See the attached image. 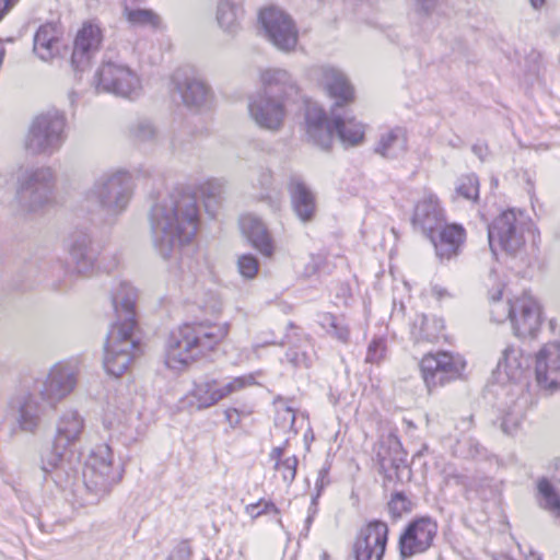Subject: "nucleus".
I'll return each instance as SVG.
<instances>
[{"label":"nucleus","instance_id":"obj_7","mask_svg":"<svg viewBox=\"0 0 560 560\" xmlns=\"http://www.w3.org/2000/svg\"><path fill=\"white\" fill-rule=\"evenodd\" d=\"M501 291L492 296L491 319L495 323L510 320L514 335L518 338H533L541 325V310L538 301L528 293H523L511 301H501Z\"/></svg>","mask_w":560,"mask_h":560},{"label":"nucleus","instance_id":"obj_41","mask_svg":"<svg viewBox=\"0 0 560 560\" xmlns=\"http://www.w3.org/2000/svg\"><path fill=\"white\" fill-rule=\"evenodd\" d=\"M441 476L442 481L446 487L466 491L471 486L469 476L453 464H446L441 470Z\"/></svg>","mask_w":560,"mask_h":560},{"label":"nucleus","instance_id":"obj_52","mask_svg":"<svg viewBox=\"0 0 560 560\" xmlns=\"http://www.w3.org/2000/svg\"><path fill=\"white\" fill-rule=\"evenodd\" d=\"M285 358L294 366L307 368L310 365V358L305 352H299L291 349L287 352Z\"/></svg>","mask_w":560,"mask_h":560},{"label":"nucleus","instance_id":"obj_31","mask_svg":"<svg viewBox=\"0 0 560 560\" xmlns=\"http://www.w3.org/2000/svg\"><path fill=\"white\" fill-rule=\"evenodd\" d=\"M244 14L243 7L233 0H219L217 2L215 22L226 36L235 37L241 32Z\"/></svg>","mask_w":560,"mask_h":560},{"label":"nucleus","instance_id":"obj_47","mask_svg":"<svg viewBox=\"0 0 560 560\" xmlns=\"http://www.w3.org/2000/svg\"><path fill=\"white\" fill-rule=\"evenodd\" d=\"M386 354V341L384 338H375L368 347L365 361L369 363H380Z\"/></svg>","mask_w":560,"mask_h":560},{"label":"nucleus","instance_id":"obj_22","mask_svg":"<svg viewBox=\"0 0 560 560\" xmlns=\"http://www.w3.org/2000/svg\"><path fill=\"white\" fill-rule=\"evenodd\" d=\"M535 373L538 385L546 390L560 387V343L544 346L536 355Z\"/></svg>","mask_w":560,"mask_h":560},{"label":"nucleus","instance_id":"obj_40","mask_svg":"<svg viewBox=\"0 0 560 560\" xmlns=\"http://www.w3.org/2000/svg\"><path fill=\"white\" fill-rule=\"evenodd\" d=\"M124 16L133 27L158 28L161 24L160 16L151 9L125 7Z\"/></svg>","mask_w":560,"mask_h":560},{"label":"nucleus","instance_id":"obj_29","mask_svg":"<svg viewBox=\"0 0 560 560\" xmlns=\"http://www.w3.org/2000/svg\"><path fill=\"white\" fill-rule=\"evenodd\" d=\"M243 234L262 256L271 257L275 252L273 241L264 222L254 214H245L240 220Z\"/></svg>","mask_w":560,"mask_h":560},{"label":"nucleus","instance_id":"obj_62","mask_svg":"<svg viewBox=\"0 0 560 560\" xmlns=\"http://www.w3.org/2000/svg\"><path fill=\"white\" fill-rule=\"evenodd\" d=\"M532 556H533L534 560H540L538 555L533 553Z\"/></svg>","mask_w":560,"mask_h":560},{"label":"nucleus","instance_id":"obj_25","mask_svg":"<svg viewBox=\"0 0 560 560\" xmlns=\"http://www.w3.org/2000/svg\"><path fill=\"white\" fill-rule=\"evenodd\" d=\"M261 90L259 93L273 94L277 98L289 102L299 94V85L293 75L282 68H268L259 73Z\"/></svg>","mask_w":560,"mask_h":560},{"label":"nucleus","instance_id":"obj_60","mask_svg":"<svg viewBox=\"0 0 560 560\" xmlns=\"http://www.w3.org/2000/svg\"><path fill=\"white\" fill-rule=\"evenodd\" d=\"M472 151H474V153H475V154H477L480 159H483V156H482V155H483V151H486V149H485L482 145H480V144H475V145L472 147Z\"/></svg>","mask_w":560,"mask_h":560},{"label":"nucleus","instance_id":"obj_39","mask_svg":"<svg viewBox=\"0 0 560 560\" xmlns=\"http://www.w3.org/2000/svg\"><path fill=\"white\" fill-rule=\"evenodd\" d=\"M537 502L541 509L560 515V491L548 478L542 477L537 481Z\"/></svg>","mask_w":560,"mask_h":560},{"label":"nucleus","instance_id":"obj_28","mask_svg":"<svg viewBox=\"0 0 560 560\" xmlns=\"http://www.w3.org/2000/svg\"><path fill=\"white\" fill-rule=\"evenodd\" d=\"M465 230L458 224H447L427 237L433 244L436 255L442 259H450L457 255L465 241Z\"/></svg>","mask_w":560,"mask_h":560},{"label":"nucleus","instance_id":"obj_59","mask_svg":"<svg viewBox=\"0 0 560 560\" xmlns=\"http://www.w3.org/2000/svg\"><path fill=\"white\" fill-rule=\"evenodd\" d=\"M529 3L533 9L540 10L546 4V0H529Z\"/></svg>","mask_w":560,"mask_h":560},{"label":"nucleus","instance_id":"obj_63","mask_svg":"<svg viewBox=\"0 0 560 560\" xmlns=\"http://www.w3.org/2000/svg\"><path fill=\"white\" fill-rule=\"evenodd\" d=\"M323 560H327V556L326 555H324Z\"/></svg>","mask_w":560,"mask_h":560},{"label":"nucleus","instance_id":"obj_42","mask_svg":"<svg viewBox=\"0 0 560 560\" xmlns=\"http://www.w3.org/2000/svg\"><path fill=\"white\" fill-rule=\"evenodd\" d=\"M129 137L136 142H150L158 138V129L148 119H138L128 128Z\"/></svg>","mask_w":560,"mask_h":560},{"label":"nucleus","instance_id":"obj_10","mask_svg":"<svg viewBox=\"0 0 560 560\" xmlns=\"http://www.w3.org/2000/svg\"><path fill=\"white\" fill-rule=\"evenodd\" d=\"M67 118L57 109L37 115L31 122L24 140L25 149L32 154H52L66 141Z\"/></svg>","mask_w":560,"mask_h":560},{"label":"nucleus","instance_id":"obj_21","mask_svg":"<svg viewBox=\"0 0 560 560\" xmlns=\"http://www.w3.org/2000/svg\"><path fill=\"white\" fill-rule=\"evenodd\" d=\"M388 527L373 521L362 527L354 542L355 560H382L387 544Z\"/></svg>","mask_w":560,"mask_h":560},{"label":"nucleus","instance_id":"obj_34","mask_svg":"<svg viewBox=\"0 0 560 560\" xmlns=\"http://www.w3.org/2000/svg\"><path fill=\"white\" fill-rule=\"evenodd\" d=\"M69 253L79 273L86 275L94 269L97 253L89 235H74L69 245Z\"/></svg>","mask_w":560,"mask_h":560},{"label":"nucleus","instance_id":"obj_50","mask_svg":"<svg viewBox=\"0 0 560 560\" xmlns=\"http://www.w3.org/2000/svg\"><path fill=\"white\" fill-rule=\"evenodd\" d=\"M413 2L417 12L425 16L438 13L441 5L440 0H413Z\"/></svg>","mask_w":560,"mask_h":560},{"label":"nucleus","instance_id":"obj_51","mask_svg":"<svg viewBox=\"0 0 560 560\" xmlns=\"http://www.w3.org/2000/svg\"><path fill=\"white\" fill-rule=\"evenodd\" d=\"M271 511L275 513H278V509L276 508V505L272 502H267V501H262V500L259 501L258 503L249 504L246 506V513L248 515H250L253 518H256V517L260 516L261 514L268 513Z\"/></svg>","mask_w":560,"mask_h":560},{"label":"nucleus","instance_id":"obj_15","mask_svg":"<svg viewBox=\"0 0 560 560\" xmlns=\"http://www.w3.org/2000/svg\"><path fill=\"white\" fill-rule=\"evenodd\" d=\"M264 37L281 51H293L299 40V30L293 19L278 7L260 10L258 15Z\"/></svg>","mask_w":560,"mask_h":560},{"label":"nucleus","instance_id":"obj_36","mask_svg":"<svg viewBox=\"0 0 560 560\" xmlns=\"http://www.w3.org/2000/svg\"><path fill=\"white\" fill-rule=\"evenodd\" d=\"M444 329V323L435 316L417 315L413 320L411 335L416 341L435 342Z\"/></svg>","mask_w":560,"mask_h":560},{"label":"nucleus","instance_id":"obj_20","mask_svg":"<svg viewBox=\"0 0 560 560\" xmlns=\"http://www.w3.org/2000/svg\"><path fill=\"white\" fill-rule=\"evenodd\" d=\"M174 90L183 103L191 108H208L213 101L210 86L195 72L178 70L173 75Z\"/></svg>","mask_w":560,"mask_h":560},{"label":"nucleus","instance_id":"obj_49","mask_svg":"<svg viewBox=\"0 0 560 560\" xmlns=\"http://www.w3.org/2000/svg\"><path fill=\"white\" fill-rule=\"evenodd\" d=\"M388 510L394 517H400L404 513L411 511V502L402 493H395L389 503Z\"/></svg>","mask_w":560,"mask_h":560},{"label":"nucleus","instance_id":"obj_48","mask_svg":"<svg viewBox=\"0 0 560 560\" xmlns=\"http://www.w3.org/2000/svg\"><path fill=\"white\" fill-rule=\"evenodd\" d=\"M237 267L240 273L246 279H253L258 272V260L253 255H243L238 258Z\"/></svg>","mask_w":560,"mask_h":560},{"label":"nucleus","instance_id":"obj_17","mask_svg":"<svg viewBox=\"0 0 560 560\" xmlns=\"http://www.w3.org/2000/svg\"><path fill=\"white\" fill-rule=\"evenodd\" d=\"M288 102L273 94L255 93L248 96L247 112L250 120L260 129L278 132L282 129L287 115Z\"/></svg>","mask_w":560,"mask_h":560},{"label":"nucleus","instance_id":"obj_4","mask_svg":"<svg viewBox=\"0 0 560 560\" xmlns=\"http://www.w3.org/2000/svg\"><path fill=\"white\" fill-rule=\"evenodd\" d=\"M85 427L83 416L75 409L63 410L56 421L55 442L42 459V469L61 489L70 488L78 478L79 456L71 448Z\"/></svg>","mask_w":560,"mask_h":560},{"label":"nucleus","instance_id":"obj_30","mask_svg":"<svg viewBox=\"0 0 560 560\" xmlns=\"http://www.w3.org/2000/svg\"><path fill=\"white\" fill-rule=\"evenodd\" d=\"M292 206L302 221H310L316 210V199L314 192L305 184V182L298 175L290 178L288 186Z\"/></svg>","mask_w":560,"mask_h":560},{"label":"nucleus","instance_id":"obj_5","mask_svg":"<svg viewBox=\"0 0 560 560\" xmlns=\"http://www.w3.org/2000/svg\"><path fill=\"white\" fill-rule=\"evenodd\" d=\"M306 132L310 139L322 149H329L334 133L345 147H358L364 142L366 126L353 116H341L335 112L328 118L317 104L306 107Z\"/></svg>","mask_w":560,"mask_h":560},{"label":"nucleus","instance_id":"obj_54","mask_svg":"<svg viewBox=\"0 0 560 560\" xmlns=\"http://www.w3.org/2000/svg\"><path fill=\"white\" fill-rule=\"evenodd\" d=\"M178 269L183 273L189 272V273H191L195 277L197 271H198V269H199V264H198V261L192 260L189 257L182 256Z\"/></svg>","mask_w":560,"mask_h":560},{"label":"nucleus","instance_id":"obj_23","mask_svg":"<svg viewBox=\"0 0 560 560\" xmlns=\"http://www.w3.org/2000/svg\"><path fill=\"white\" fill-rule=\"evenodd\" d=\"M65 47L63 32L57 23H44L34 34L33 52L42 61L49 62L60 57Z\"/></svg>","mask_w":560,"mask_h":560},{"label":"nucleus","instance_id":"obj_53","mask_svg":"<svg viewBox=\"0 0 560 560\" xmlns=\"http://www.w3.org/2000/svg\"><path fill=\"white\" fill-rule=\"evenodd\" d=\"M190 553L191 551L189 545L183 541L176 546L168 560H189Z\"/></svg>","mask_w":560,"mask_h":560},{"label":"nucleus","instance_id":"obj_57","mask_svg":"<svg viewBox=\"0 0 560 560\" xmlns=\"http://www.w3.org/2000/svg\"><path fill=\"white\" fill-rule=\"evenodd\" d=\"M262 187H270L272 184V175L269 171L262 172L259 179Z\"/></svg>","mask_w":560,"mask_h":560},{"label":"nucleus","instance_id":"obj_6","mask_svg":"<svg viewBox=\"0 0 560 560\" xmlns=\"http://www.w3.org/2000/svg\"><path fill=\"white\" fill-rule=\"evenodd\" d=\"M133 194V180L128 171L118 168L101 174L86 191L85 198L107 217H117L128 207Z\"/></svg>","mask_w":560,"mask_h":560},{"label":"nucleus","instance_id":"obj_45","mask_svg":"<svg viewBox=\"0 0 560 560\" xmlns=\"http://www.w3.org/2000/svg\"><path fill=\"white\" fill-rule=\"evenodd\" d=\"M523 420V411L522 408L516 404L513 406V409L508 411L501 421L502 431L505 434L513 435Z\"/></svg>","mask_w":560,"mask_h":560},{"label":"nucleus","instance_id":"obj_1","mask_svg":"<svg viewBox=\"0 0 560 560\" xmlns=\"http://www.w3.org/2000/svg\"><path fill=\"white\" fill-rule=\"evenodd\" d=\"M79 366L74 361L54 364L44 380H25L8 398L7 407L20 432L36 434L46 415L66 399L78 384Z\"/></svg>","mask_w":560,"mask_h":560},{"label":"nucleus","instance_id":"obj_55","mask_svg":"<svg viewBox=\"0 0 560 560\" xmlns=\"http://www.w3.org/2000/svg\"><path fill=\"white\" fill-rule=\"evenodd\" d=\"M271 343H272V342H269V341H266V342H264V343H258V342L254 343V345L252 346V348H250V349H244V350L241 352V354H240L238 359L235 361V363H236V364H241V363H243V362H246V361L250 360V359H252V355H253V354H257L258 350H259L261 347H265V346H267V345H271Z\"/></svg>","mask_w":560,"mask_h":560},{"label":"nucleus","instance_id":"obj_32","mask_svg":"<svg viewBox=\"0 0 560 560\" xmlns=\"http://www.w3.org/2000/svg\"><path fill=\"white\" fill-rule=\"evenodd\" d=\"M133 412V400L129 396L118 395L107 404L103 415L106 430L121 433Z\"/></svg>","mask_w":560,"mask_h":560},{"label":"nucleus","instance_id":"obj_2","mask_svg":"<svg viewBox=\"0 0 560 560\" xmlns=\"http://www.w3.org/2000/svg\"><path fill=\"white\" fill-rule=\"evenodd\" d=\"M198 207L194 197L168 195L161 198L150 213L152 244L163 259H170L195 236Z\"/></svg>","mask_w":560,"mask_h":560},{"label":"nucleus","instance_id":"obj_27","mask_svg":"<svg viewBox=\"0 0 560 560\" xmlns=\"http://www.w3.org/2000/svg\"><path fill=\"white\" fill-rule=\"evenodd\" d=\"M412 223L425 236L431 235L442 226L444 223L443 210L434 195H425L416 205Z\"/></svg>","mask_w":560,"mask_h":560},{"label":"nucleus","instance_id":"obj_19","mask_svg":"<svg viewBox=\"0 0 560 560\" xmlns=\"http://www.w3.org/2000/svg\"><path fill=\"white\" fill-rule=\"evenodd\" d=\"M438 524L430 517H419L410 522L399 537V551L402 558L427 551L433 544Z\"/></svg>","mask_w":560,"mask_h":560},{"label":"nucleus","instance_id":"obj_3","mask_svg":"<svg viewBox=\"0 0 560 560\" xmlns=\"http://www.w3.org/2000/svg\"><path fill=\"white\" fill-rule=\"evenodd\" d=\"M230 331L228 323L200 322L174 329L165 343V365L175 372L215 351Z\"/></svg>","mask_w":560,"mask_h":560},{"label":"nucleus","instance_id":"obj_37","mask_svg":"<svg viewBox=\"0 0 560 560\" xmlns=\"http://www.w3.org/2000/svg\"><path fill=\"white\" fill-rule=\"evenodd\" d=\"M317 323L329 337L342 343L349 342L350 327L343 316H337L328 312L319 313L317 315Z\"/></svg>","mask_w":560,"mask_h":560},{"label":"nucleus","instance_id":"obj_61","mask_svg":"<svg viewBox=\"0 0 560 560\" xmlns=\"http://www.w3.org/2000/svg\"><path fill=\"white\" fill-rule=\"evenodd\" d=\"M312 521H313V516H312V515H308V516H307V518H306V521H305V523H306V528H307V529H308V527H310V525H311Z\"/></svg>","mask_w":560,"mask_h":560},{"label":"nucleus","instance_id":"obj_56","mask_svg":"<svg viewBox=\"0 0 560 560\" xmlns=\"http://www.w3.org/2000/svg\"><path fill=\"white\" fill-rule=\"evenodd\" d=\"M19 2V0H0V21Z\"/></svg>","mask_w":560,"mask_h":560},{"label":"nucleus","instance_id":"obj_33","mask_svg":"<svg viewBox=\"0 0 560 560\" xmlns=\"http://www.w3.org/2000/svg\"><path fill=\"white\" fill-rule=\"evenodd\" d=\"M407 131L401 127L389 128L381 132L374 152L384 159H398L407 152Z\"/></svg>","mask_w":560,"mask_h":560},{"label":"nucleus","instance_id":"obj_12","mask_svg":"<svg viewBox=\"0 0 560 560\" xmlns=\"http://www.w3.org/2000/svg\"><path fill=\"white\" fill-rule=\"evenodd\" d=\"M139 346L132 324L113 325L104 347L103 365L105 371L119 377L128 371L133 362Z\"/></svg>","mask_w":560,"mask_h":560},{"label":"nucleus","instance_id":"obj_13","mask_svg":"<svg viewBox=\"0 0 560 560\" xmlns=\"http://www.w3.org/2000/svg\"><path fill=\"white\" fill-rule=\"evenodd\" d=\"M54 174L49 167L24 172L19 177L16 198L21 208L37 212L54 202Z\"/></svg>","mask_w":560,"mask_h":560},{"label":"nucleus","instance_id":"obj_8","mask_svg":"<svg viewBox=\"0 0 560 560\" xmlns=\"http://www.w3.org/2000/svg\"><path fill=\"white\" fill-rule=\"evenodd\" d=\"M255 384V374L253 373L224 380L207 375L194 382L191 389L179 400L180 408L187 410L208 409Z\"/></svg>","mask_w":560,"mask_h":560},{"label":"nucleus","instance_id":"obj_9","mask_svg":"<svg viewBox=\"0 0 560 560\" xmlns=\"http://www.w3.org/2000/svg\"><path fill=\"white\" fill-rule=\"evenodd\" d=\"M122 468L114 465L113 451L107 444L95 446L83 469V482L89 498L86 504H94L107 494L122 478Z\"/></svg>","mask_w":560,"mask_h":560},{"label":"nucleus","instance_id":"obj_26","mask_svg":"<svg viewBox=\"0 0 560 560\" xmlns=\"http://www.w3.org/2000/svg\"><path fill=\"white\" fill-rule=\"evenodd\" d=\"M137 296L136 289L127 281H119L112 289V303L117 317V320L113 325H126L130 322L132 324V330H136Z\"/></svg>","mask_w":560,"mask_h":560},{"label":"nucleus","instance_id":"obj_16","mask_svg":"<svg viewBox=\"0 0 560 560\" xmlns=\"http://www.w3.org/2000/svg\"><path fill=\"white\" fill-rule=\"evenodd\" d=\"M466 361L460 354L440 351L425 354L420 362L423 381L429 389L462 376Z\"/></svg>","mask_w":560,"mask_h":560},{"label":"nucleus","instance_id":"obj_18","mask_svg":"<svg viewBox=\"0 0 560 560\" xmlns=\"http://www.w3.org/2000/svg\"><path fill=\"white\" fill-rule=\"evenodd\" d=\"M314 77L325 93L334 101L331 112L352 104L355 90L348 75L339 68L324 65L314 69Z\"/></svg>","mask_w":560,"mask_h":560},{"label":"nucleus","instance_id":"obj_44","mask_svg":"<svg viewBox=\"0 0 560 560\" xmlns=\"http://www.w3.org/2000/svg\"><path fill=\"white\" fill-rule=\"evenodd\" d=\"M276 425L280 427L284 431L294 430L295 411L291 407H289L282 399L276 401Z\"/></svg>","mask_w":560,"mask_h":560},{"label":"nucleus","instance_id":"obj_58","mask_svg":"<svg viewBox=\"0 0 560 560\" xmlns=\"http://www.w3.org/2000/svg\"><path fill=\"white\" fill-rule=\"evenodd\" d=\"M432 292H433L434 296H436L438 300H441V299H443L444 296L447 295V292H446L445 289H442V288L436 287V285L433 287Z\"/></svg>","mask_w":560,"mask_h":560},{"label":"nucleus","instance_id":"obj_43","mask_svg":"<svg viewBox=\"0 0 560 560\" xmlns=\"http://www.w3.org/2000/svg\"><path fill=\"white\" fill-rule=\"evenodd\" d=\"M224 180L220 178H209L198 185L197 192L205 199L206 207L213 201L217 203L224 191Z\"/></svg>","mask_w":560,"mask_h":560},{"label":"nucleus","instance_id":"obj_46","mask_svg":"<svg viewBox=\"0 0 560 560\" xmlns=\"http://www.w3.org/2000/svg\"><path fill=\"white\" fill-rule=\"evenodd\" d=\"M458 195L463 196L468 200H476L479 195V182L475 175H467L459 179V184L456 187Z\"/></svg>","mask_w":560,"mask_h":560},{"label":"nucleus","instance_id":"obj_14","mask_svg":"<svg viewBox=\"0 0 560 560\" xmlns=\"http://www.w3.org/2000/svg\"><path fill=\"white\" fill-rule=\"evenodd\" d=\"M95 86L100 92L136 100L142 94V81L138 73L124 63L104 62L95 73Z\"/></svg>","mask_w":560,"mask_h":560},{"label":"nucleus","instance_id":"obj_24","mask_svg":"<svg viewBox=\"0 0 560 560\" xmlns=\"http://www.w3.org/2000/svg\"><path fill=\"white\" fill-rule=\"evenodd\" d=\"M103 40L101 27L93 23L86 22L79 30L72 51V63L77 69H83L90 59L98 51Z\"/></svg>","mask_w":560,"mask_h":560},{"label":"nucleus","instance_id":"obj_11","mask_svg":"<svg viewBox=\"0 0 560 560\" xmlns=\"http://www.w3.org/2000/svg\"><path fill=\"white\" fill-rule=\"evenodd\" d=\"M532 222L522 211L508 210L497 217L488 228L489 245L493 254L503 250L515 255L525 245V233Z\"/></svg>","mask_w":560,"mask_h":560},{"label":"nucleus","instance_id":"obj_38","mask_svg":"<svg viewBox=\"0 0 560 560\" xmlns=\"http://www.w3.org/2000/svg\"><path fill=\"white\" fill-rule=\"evenodd\" d=\"M269 456L275 462V470L280 474L283 482L290 485L296 475V456L288 454L283 446L273 447Z\"/></svg>","mask_w":560,"mask_h":560},{"label":"nucleus","instance_id":"obj_35","mask_svg":"<svg viewBox=\"0 0 560 560\" xmlns=\"http://www.w3.org/2000/svg\"><path fill=\"white\" fill-rule=\"evenodd\" d=\"M527 368L528 359L523 355L522 351L514 346H508L499 359L497 373L504 374L508 381L516 382Z\"/></svg>","mask_w":560,"mask_h":560}]
</instances>
